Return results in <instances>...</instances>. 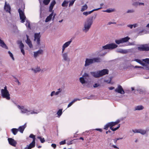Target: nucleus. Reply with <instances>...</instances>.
<instances>
[{"label":"nucleus","mask_w":149,"mask_h":149,"mask_svg":"<svg viewBox=\"0 0 149 149\" xmlns=\"http://www.w3.org/2000/svg\"><path fill=\"white\" fill-rule=\"evenodd\" d=\"M82 77H86L89 78V75L87 73H84V75L82 76Z\"/></svg>","instance_id":"49"},{"label":"nucleus","mask_w":149,"mask_h":149,"mask_svg":"<svg viewBox=\"0 0 149 149\" xmlns=\"http://www.w3.org/2000/svg\"><path fill=\"white\" fill-rule=\"evenodd\" d=\"M115 91L122 94H124L125 92L122 87L120 85H118V87L115 90Z\"/></svg>","instance_id":"12"},{"label":"nucleus","mask_w":149,"mask_h":149,"mask_svg":"<svg viewBox=\"0 0 149 149\" xmlns=\"http://www.w3.org/2000/svg\"><path fill=\"white\" fill-rule=\"evenodd\" d=\"M135 12V10L134 9H129L127 10L126 13H133Z\"/></svg>","instance_id":"37"},{"label":"nucleus","mask_w":149,"mask_h":149,"mask_svg":"<svg viewBox=\"0 0 149 149\" xmlns=\"http://www.w3.org/2000/svg\"><path fill=\"white\" fill-rule=\"evenodd\" d=\"M29 137L33 139V141L32 142L29 144V145H27L26 147L25 148V149H31L33 147L35 146V136L33 134H31Z\"/></svg>","instance_id":"7"},{"label":"nucleus","mask_w":149,"mask_h":149,"mask_svg":"<svg viewBox=\"0 0 149 149\" xmlns=\"http://www.w3.org/2000/svg\"><path fill=\"white\" fill-rule=\"evenodd\" d=\"M55 92L54 91H53L51 93L50 95L51 96H53L55 94Z\"/></svg>","instance_id":"60"},{"label":"nucleus","mask_w":149,"mask_h":149,"mask_svg":"<svg viewBox=\"0 0 149 149\" xmlns=\"http://www.w3.org/2000/svg\"><path fill=\"white\" fill-rule=\"evenodd\" d=\"M110 127L109 125V123L107 124L104 126V129L106 130H107L108 127Z\"/></svg>","instance_id":"50"},{"label":"nucleus","mask_w":149,"mask_h":149,"mask_svg":"<svg viewBox=\"0 0 149 149\" xmlns=\"http://www.w3.org/2000/svg\"><path fill=\"white\" fill-rule=\"evenodd\" d=\"M50 1V0H44L43 3L45 5H47L49 3Z\"/></svg>","instance_id":"42"},{"label":"nucleus","mask_w":149,"mask_h":149,"mask_svg":"<svg viewBox=\"0 0 149 149\" xmlns=\"http://www.w3.org/2000/svg\"><path fill=\"white\" fill-rule=\"evenodd\" d=\"M37 138L38 139H40V141L41 142V143H44L45 141V140L44 139V138H42L40 136H38Z\"/></svg>","instance_id":"41"},{"label":"nucleus","mask_w":149,"mask_h":149,"mask_svg":"<svg viewBox=\"0 0 149 149\" xmlns=\"http://www.w3.org/2000/svg\"><path fill=\"white\" fill-rule=\"evenodd\" d=\"M90 73L94 77L98 78L106 74H108L109 70L107 69H105L97 71L91 72Z\"/></svg>","instance_id":"2"},{"label":"nucleus","mask_w":149,"mask_h":149,"mask_svg":"<svg viewBox=\"0 0 149 149\" xmlns=\"http://www.w3.org/2000/svg\"><path fill=\"white\" fill-rule=\"evenodd\" d=\"M147 130H143L141 129H139V133L142 135H144L146 133Z\"/></svg>","instance_id":"27"},{"label":"nucleus","mask_w":149,"mask_h":149,"mask_svg":"<svg viewBox=\"0 0 149 149\" xmlns=\"http://www.w3.org/2000/svg\"><path fill=\"white\" fill-rule=\"evenodd\" d=\"M142 68L145 69L147 70H149V65H148L146 64L145 66H144V67H143Z\"/></svg>","instance_id":"48"},{"label":"nucleus","mask_w":149,"mask_h":149,"mask_svg":"<svg viewBox=\"0 0 149 149\" xmlns=\"http://www.w3.org/2000/svg\"><path fill=\"white\" fill-rule=\"evenodd\" d=\"M137 30L138 31V33H137L138 35H142L143 34V33L145 34L146 33V31L143 28L142 29H141L138 28L137 29Z\"/></svg>","instance_id":"15"},{"label":"nucleus","mask_w":149,"mask_h":149,"mask_svg":"<svg viewBox=\"0 0 149 149\" xmlns=\"http://www.w3.org/2000/svg\"><path fill=\"white\" fill-rule=\"evenodd\" d=\"M68 3V1L64 0L62 4L61 5L63 7H67Z\"/></svg>","instance_id":"31"},{"label":"nucleus","mask_w":149,"mask_h":149,"mask_svg":"<svg viewBox=\"0 0 149 149\" xmlns=\"http://www.w3.org/2000/svg\"><path fill=\"white\" fill-rule=\"evenodd\" d=\"M72 39L71 38L70 40L68 42H65L63 46L65 47V48L68 47L70 45V44L72 42Z\"/></svg>","instance_id":"21"},{"label":"nucleus","mask_w":149,"mask_h":149,"mask_svg":"<svg viewBox=\"0 0 149 149\" xmlns=\"http://www.w3.org/2000/svg\"><path fill=\"white\" fill-rule=\"evenodd\" d=\"M31 70L33 71L35 73L37 72H39L41 70V69L39 67H37V68L34 69L33 68H32Z\"/></svg>","instance_id":"30"},{"label":"nucleus","mask_w":149,"mask_h":149,"mask_svg":"<svg viewBox=\"0 0 149 149\" xmlns=\"http://www.w3.org/2000/svg\"><path fill=\"white\" fill-rule=\"evenodd\" d=\"M138 50L148 51H149V43L146 44L140 45L137 48Z\"/></svg>","instance_id":"6"},{"label":"nucleus","mask_w":149,"mask_h":149,"mask_svg":"<svg viewBox=\"0 0 149 149\" xmlns=\"http://www.w3.org/2000/svg\"><path fill=\"white\" fill-rule=\"evenodd\" d=\"M17 44L19 45V47L20 49L24 48V45L22 43V41L19 40L17 41Z\"/></svg>","instance_id":"25"},{"label":"nucleus","mask_w":149,"mask_h":149,"mask_svg":"<svg viewBox=\"0 0 149 149\" xmlns=\"http://www.w3.org/2000/svg\"><path fill=\"white\" fill-rule=\"evenodd\" d=\"M122 139L123 138H119L117 139H114V141L115 143H116L117 141H118V140Z\"/></svg>","instance_id":"52"},{"label":"nucleus","mask_w":149,"mask_h":149,"mask_svg":"<svg viewBox=\"0 0 149 149\" xmlns=\"http://www.w3.org/2000/svg\"><path fill=\"white\" fill-rule=\"evenodd\" d=\"M80 82L82 84L86 83L87 81L84 79V78L82 77H81L79 78Z\"/></svg>","instance_id":"28"},{"label":"nucleus","mask_w":149,"mask_h":149,"mask_svg":"<svg viewBox=\"0 0 149 149\" xmlns=\"http://www.w3.org/2000/svg\"><path fill=\"white\" fill-rule=\"evenodd\" d=\"M100 86V84H97V83H95L94 85L93 86L94 88H95L98 87V86Z\"/></svg>","instance_id":"53"},{"label":"nucleus","mask_w":149,"mask_h":149,"mask_svg":"<svg viewBox=\"0 0 149 149\" xmlns=\"http://www.w3.org/2000/svg\"><path fill=\"white\" fill-rule=\"evenodd\" d=\"M130 39V38L128 36H127L119 40H115V42L116 44L119 45L128 42Z\"/></svg>","instance_id":"8"},{"label":"nucleus","mask_w":149,"mask_h":149,"mask_svg":"<svg viewBox=\"0 0 149 149\" xmlns=\"http://www.w3.org/2000/svg\"><path fill=\"white\" fill-rule=\"evenodd\" d=\"M43 52V50L42 49H40L38 51L34 52V56L35 57H36L37 56L39 55L42 54Z\"/></svg>","instance_id":"16"},{"label":"nucleus","mask_w":149,"mask_h":149,"mask_svg":"<svg viewBox=\"0 0 149 149\" xmlns=\"http://www.w3.org/2000/svg\"><path fill=\"white\" fill-rule=\"evenodd\" d=\"M8 141L9 144L11 146L15 147L17 144L16 141L12 138H8Z\"/></svg>","instance_id":"13"},{"label":"nucleus","mask_w":149,"mask_h":149,"mask_svg":"<svg viewBox=\"0 0 149 149\" xmlns=\"http://www.w3.org/2000/svg\"><path fill=\"white\" fill-rule=\"evenodd\" d=\"M116 51L117 53L122 54H126L129 52L128 50L127 49H124L120 48L117 49Z\"/></svg>","instance_id":"14"},{"label":"nucleus","mask_w":149,"mask_h":149,"mask_svg":"<svg viewBox=\"0 0 149 149\" xmlns=\"http://www.w3.org/2000/svg\"><path fill=\"white\" fill-rule=\"evenodd\" d=\"M75 0H72L70 1L69 4V6H72Z\"/></svg>","instance_id":"47"},{"label":"nucleus","mask_w":149,"mask_h":149,"mask_svg":"<svg viewBox=\"0 0 149 149\" xmlns=\"http://www.w3.org/2000/svg\"><path fill=\"white\" fill-rule=\"evenodd\" d=\"M62 109H60L58 110V111L57 112V114L58 116L59 117L62 114Z\"/></svg>","instance_id":"40"},{"label":"nucleus","mask_w":149,"mask_h":149,"mask_svg":"<svg viewBox=\"0 0 149 149\" xmlns=\"http://www.w3.org/2000/svg\"><path fill=\"white\" fill-rule=\"evenodd\" d=\"M20 49H21V52L22 53V54H23V55H24L25 52H24V48H21Z\"/></svg>","instance_id":"57"},{"label":"nucleus","mask_w":149,"mask_h":149,"mask_svg":"<svg viewBox=\"0 0 149 149\" xmlns=\"http://www.w3.org/2000/svg\"><path fill=\"white\" fill-rule=\"evenodd\" d=\"M101 8H102V7H100V8H98L97 9H93V10H92L91 11H90L88 12V15L90 14H91V13H92V12H94V11L98 10Z\"/></svg>","instance_id":"38"},{"label":"nucleus","mask_w":149,"mask_h":149,"mask_svg":"<svg viewBox=\"0 0 149 149\" xmlns=\"http://www.w3.org/2000/svg\"><path fill=\"white\" fill-rule=\"evenodd\" d=\"M1 95L3 98H6L8 100H9L10 99V94L7 90L6 86H5L4 89L1 90Z\"/></svg>","instance_id":"4"},{"label":"nucleus","mask_w":149,"mask_h":149,"mask_svg":"<svg viewBox=\"0 0 149 149\" xmlns=\"http://www.w3.org/2000/svg\"><path fill=\"white\" fill-rule=\"evenodd\" d=\"M88 8V6L86 4H85L84 5L82 6L81 11L82 12L84 11L85 10H86Z\"/></svg>","instance_id":"32"},{"label":"nucleus","mask_w":149,"mask_h":149,"mask_svg":"<svg viewBox=\"0 0 149 149\" xmlns=\"http://www.w3.org/2000/svg\"><path fill=\"white\" fill-rule=\"evenodd\" d=\"M8 53L9 54L10 57L13 60H14V58L13 54L10 51L8 52Z\"/></svg>","instance_id":"44"},{"label":"nucleus","mask_w":149,"mask_h":149,"mask_svg":"<svg viewBox=\"0 0 149 149\" xmlns=\"http://www.w3.org/2000/svg\"><path fill=\"white\" fill-rule=\"evenodd\" d=\"M120 124H119L118 125V126L116 128H112V127H110V128L113 131H116V130H118L120 127Z\"/></svg>","instance_id":"34"},{"label":"nucleus","mask_w":149,"mask_h":149,"mask_svg":"<svg viewBox=\"0 0 149 149\" xmlns=\"http://www.w3.org/2000/svg\"><path fill=\"white\" fill-rule=\"evenodd\" d=\"M127 26L130 27V29H132L133 27V25H127Z\"/></svg>","instance_id":"61"},{"label":"nucleus","mask_w":149,"mask_h":149,"mask_svg":"<svg viewBox=\"0 0 149 149\" xmlns=\"http://www.w3.org/2000/svg\"><path fill=\"white\" fill-rule=\"evenodd\" d=\"M61 91H57L56 92H55V95H58L59 93L61 92Z\"/></svg>","instance_id":"62"},{"label":"nucleus","mask_w":149,"mask_h":149,"mask_svg":"<svg viewBox=\"0 0 149 149\" xmlns=\"http://www.w3.org/2000/svg\"><path fill=\"white\" fill-rule=\"evenodd\" d=\"M81 99H75L73 100L71 102H70L68 105V107H70L77 100H80Z\"/></svg>","instance_id":"24"},{"label":"nucleus","mask_w":149,"mask_h":149,"mask_svg":"<svg viewBox=\"0 0 149 149\" xmlns=\"http://www.w3.org/2000/svg\"><path fill=\"white\" fill-rule=\"evenodd\" d=\"M83 14L86 16H87L88 15V12H84Z\"/></svg>","instance_id":"63"},{"label":"nucleus","mask_w":149,"mask_h":149,"mask_svg":"<svg viewBox=\"0 0 149 149\" xmlns=\"http://www.w3.org/2000/svg\"><path fill=\"white\" fill-rule=\"evenodd\" d=\"M40 33H35L34 34V41H36L37 44L38 45H40V38L41 37Z\"/></svg>","instance_id":"10"},{"label":"nucleus","mask_w":149,"mask_h":149,"mask_svg":"<svg viewBox=\"0 0 149 149\" xmlns=\"http://www.w3.org/2000/svg\"><path fill=\"white\" fill-rule=\"evenodd\" d=\"M15 79H16L15 81V82H17L18 83V85H20L21 83L20 82H19V80H18V79L17 78H16L15 77Z\"/></svg>","instance_id":"56"},{"label":"nucleus","mask_w":149,"mask_h":149,"mask_svg":"<svg viewBox=\"0 0 149 149\" xmlns=\"http://www.w3.org/2000/svg\"><path fill=\"white\" fill-rule=\"evenodd\" d=\"M53 14H54V11L53 10L52 11V13L51 14H50L49 16H48L47 17V18L45 20V22H48L49 21H50L51 20V19L52 18V17L53 15Z\"/></svg>","instance_id":"19"},{"label":"nucleus","mask_w":149,"mask_h":149,"mask_svg":"<svg viewBox=\"0 0 149 149\" xmlns=\"http://www.w3.org/2000/svg\"><path fill=\"white\" fill-rule=\"evenodd\" d=\"M63 60L64 61L69 62L70 61V58L68 56V53L67 52L63 53L62 55Z\"/></svg>","instance_id":"11"},{"label":"nucleus","mask_w":149,"mask_h":149,"mask_svg":"<svg viewBox=\"0 0 149 149\" xmlns=\"http://www.w3.org/2000/svg\"><path fill=\"white\" fill-rule=\"evenodd\" d=\"M142 61L145 62L149 64V58H147L145 59H143Z\"/></svg>","instance_id":"46"},{"label":"nucleus","mask_w":149,"mask_h":149,"mask_svg":"<svg viewBox=\"0 0 149 149\" xmlns=\"http://www.w3.org/2000/svg\"><path fill=\"white\" fill-rule=\"evenodd\" d=\"M21 112L22 113H27L30 112V111L27 109L24 108V107L23 106H22V108L21 109Z\"/></svg>","instance_id":"23"},{"label":"nucleus","mask_w":149,"mask_h":149,"mask_svg":"<svg viewBox=\"0 0 149 149\" xmlns=\"http://www.w3.org/2000/svg\"><path fill=\"white\" fill-rule=\"evenodd\" d=\"M18 12L19 14L20 19L21 20V22L22 23H24L26 20V18L24 13L20 8L18 9Z\"/></svg>","instance_id":"9"},{"label":"nucleus","mask_w":149,"mask_h":149,"mask_svg":"<svg viewBox=\"0 0 149 149\" xmlns=\"http://www.w3.org/2000/svg\"><path fill=\"white\" fill-rule=\"evenodd\" d=\"M56 2L55 0H53L51 2V3L50 6L49 7H50L51 8V9L52 8H53L54 5L56 4Z\"/></svg>","instance_id":"36"},{"label":"nucleus","mask_w":149,"mask_h":149,"mask_svg":"<svg viewBox=\"0 0 149 149\" xmlns=\"http://www.w3.org/2000/svg\"><path fill=\"white\" fill-rule=\"evenodd\" d=\"M101 8H102V7H100V8H98L97 9H93V10H92L91 11H90L88 12V15L90 14H91V13H92V12H94V11L98 10Z\"/></svg>","instance_id":"39"},{"label":"nucleus","mask_w":149,"mask_h":149,"mask_svg":"<svg viewBox=\"0 0 149 149\" xmlns=\"http://www.w3.org/2000/svg\"><path fill=\"white\" fill-rule=\"evenodd\" d=\"M134 61H136L140 64L141 63V60L137 59H135Z\"/></svg>","instance_id":"55"},{"label":"nucleus","mask_w":149,"mask_h":149,"mask_svg":"<svg viewBox=\"0 0 149 149\" xmlns=\"http://www.w3.org/2000/svg\"><path fill=\"white\" fill-rule=\"evenodd\" d=\"M139 91L140 93H143L145 91L144 90L141 89H139Z\"/></svg>","instance_id":"64"},{"label":"nucleus","mask_w":149,"mask_h":149,"mask_svg":"<svg viewBox=\"0 0 149 149\" xmlns=\"http://www.w3.org/2000/svg\"><path fill=\"white\" fill-rule=\"evenodd\" d=\"M132 131L134 133H139V129H135L134 130H133Z\"/></svg>","instance_id":"51"},{"label":"nucleus","mask_w":149,"mask_h":149,"mask_svg":"<svg viewBox=\"0 0 149 149\" xmlns=\"http://www.w3.org/2000/svg\"><path fill=\"white\" fill-rule=\"evenodd\" d=\"M0 46L6 49H8V47L6 45V44L3 41V40H2L1 38H0Z\"/></svg>","instance_id":"17"},{"label":"nucleus","mask_w":149,"mask_h":149,"mask_svg":"<svg viewBox=\"0 0 149 149\" xmlns=\"http://www.w3.org/2000/svg\"><path fill=\"white\" fill-rule=\"evenodd\" d=\"M115 11L114 9H112V8H109L103 11V12L110 13L113 12Z\"/></svg>","instance_id":"29"},{"label":"nucleus","mask_w":149,"mask_h":149,"mask_svg":"<svg viewBox=\"0 0 149 149\" xmlns=\"http://www.w3.org/2000/svg\"><path fill=\"white\" fill-rule=\"evenodd\" d=\"M144 108L141 105H139L136 106L135 107L134 110H143Z\"/></svg>","instance_id":"22"},{"label":"nucleus","mask_w":149,"mask_h":149,"mask_svg":"<svg viewBox=\"0 0 149 149\" xmlns=\"http://www.w3.org/2000/svg\"><path fill=\"white\" fill-rule=\"evenodd\" d=\"M39 112H37L35 111H32L31 112V114H37Z\"/></svg>","instance_id":"59"},{"label":"nucleus","mask_w":149,"mask_h":149,"mask_svg":"<svg viewBox=\"0 0 149 149\" xmlns=\"http://www.w3.org/2000/svg\"><path fill=\"white\" fill-rule=\"evenodd\" d=\"M65 143V140H64L63 141H61L59 143V144L60 145H63Z\"/></svg>","instance_id":"54"},{"label":"nucleus","mask_w":149,"mask_h":149,"mask_svg":"<svg viewBox=\"0 0 149 149\" xmlns=\"http://www.w3.org/2000/svg\"><path fill=\"white\" fill-rule=\"evenodd\" d=\"M132 5L133 6L137 7L138 5H139V2H134L132 3Z\"/></svg>","instance_id":"45"},{"label":"nucleus","mask_w":149,"mask_h":149,"mask_svg":"<svg viewBox=\"0 0 149 149\" xmlns=\"http://www.w3.org/2000/svg\"><path fill=\"white\" fill-rule=\"evenodd\" d=\"M52 146L54 148H55L56 147V144H52Z\"/></svg>","instance_id":"58"},{"label":"nucleus","mask_w":149,"mask_h":149,"mask_svg":"<svg viewBox=\"0 0 149 149\" xmlns=\"http://www.w3.org/2000/svg\"><path fill=\"white\" fill-rule=\"evenodd\" d=\"M26 42L29 45L30 48H31L32 47L33 45L30 39L29 40H26Z\"/></svg>","instance_id":"26"},{"label":"nucleus","mask_w":149,"mask_h":149,"mask_svg":"<svg viewBox=\"0 0 149 149\" xmlns=\"http://www.w3.org/2000/svg\"><path fill=\"white\" fill-rule=\"evenodd\" d=\"M4 9L6 11L10 13V6L9 5H6V2H5V4L4 6Z\"/></svg>","instance_id":"20"},{"label":"nucleus","mask_w":149,"mask_h":149,"mask_svg":"<svg viewBox=\"0 0 149 149\" xmlns=\"http://www.w3.org/2000/svg\"><path fill=\"white\" fill-rule=\"evenodd\" d=\"M26 22L25 24L26 26L30 29L31 26L30 22L28 20H26Z\"/></svg>","instance_id":"35"},{"label":"nucleus","mask_w":149,"mask_h":149,"mask_svg":"<svg viewBox=\"0 0 149 149\" xmlns=\"http://www.w3.org/2000/svg\"><path fill=\"white\" fill-rule=\"evenodd\" d=\"M109 125L110 127H113L116 125L115 122H111L109 123Z\"/></svg>","instance_id":"43"},{"label":"nucleus","mask_w":149,"mask_h":149,"mask_svg":"<svg viewBox=\"0 0 149 149\" xmlns=\"http://www.w3.org/2000/svg\"><path fill=\"white\" fill-rule=\"evenodd\" d=\"M96 16V14L95 15L87 19L86 21L85 22L84 27L82 29V30L84 32L86 33L89 31L93 24V19H95Z\"/></svg>","instance_id":"1"},{"label":"nucleus","mask_w":149,"mask_h":149,"mask_svg":"<svg viewBox=\"0 0 149 149\" xmlns=\"http://www.w3.org/2000/svg\"><path fill=\"white\" fill-rule=\"evenodd\" d=\"M26 127V124L25 123L24 125L22 126H20L19 129H18V130H19L20 132L21 133H23V131H24L25 128Z\"/></svg>","instance_id":"18"},{"label":"nucleus","mask_w":149,"mask_h":149,"mask_svg":"<svg viewBox=\"0 0 149 149\" xmlns=\"http://www.w3.org/2000/svg\"><path fill=\"white\" fill-rule=\"evenodd\" d=\"M118 45L114 43L108 44L102 47V49H112L118 47Z\"/></svg>","instance_id":"5"},{"label":"nucleus","mask_w":149,"mask_h":149,"mask_svg":"<svg viewBox=\"0 0 149 149\" xmlns=\"http://www.w3.org/2000/svg\"><path fill=\"white\" fill-rule=\"evenodd\" d=\"M100 59L98 58H86L85 61L84 66L87 67L95 62H99L100 61Z\"/></svg>","instance_id":"3"},{"label":"nucleus","mask_w":149,"mask_h":149,"mask_svg":"<svg viewBox=\"0 0 149 149\" xmlns=\"http://www.w3.org/2000/svg\"><path fill=\"white\" fill-rule=\"evenodd\" d=\"M18 131V129L16 128H13L11 129V131L14 135H16Z\"/></svg>","instance_id":"33"}]
</instances>
